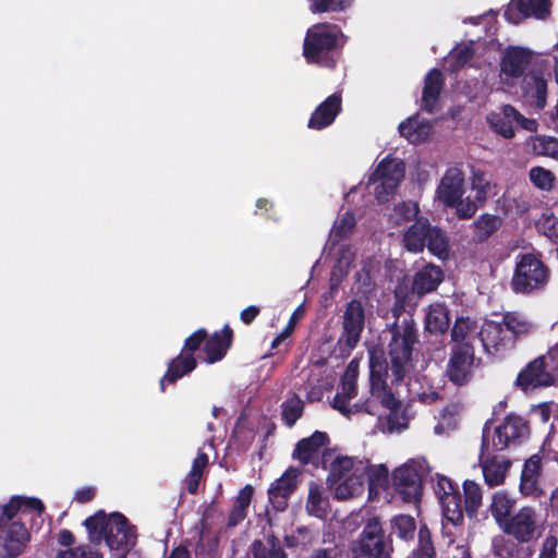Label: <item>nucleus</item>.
I'll list each match as a JSON object with an SVG mask.
<instances>
[{
    "label": "nucleus",
    "instance_id": "20",
    "mask_svg": "<svg viewBox=\"0 0 558 558\" xmlns=\"http://www.w3.org/2000/svg\"><path fill=\"white\" fill-rule=\"evenodd\" d=\"M478 322L470 316H458L450 329L449 348L474 349V341L478 339Z\"/></svg>",
    "mask_w": 558,
    "mask_h": 558
},
{
    "label": "nucleus",
    "instance_id": "56",
    "mask_svg": "<svg viewBox=\"0 0 558 558\" xmlns=\"http://www.w3.org/2000/svg\"><path fill=\"white\" fill-rule=\"evenodd\" d=\"M56 558H102L101 554L88 545L60 550Z\"/></svg>",
    "mask_w": 558,
    "mask_h": 558
},
{
    "label": "nucleus",
    "instance_id": "19",
    "mask_svg": "<svg viewBox=\"0 0 558 558\" xmlns=\"http://www.w3.org/2000/svg\"><path fill=\"white\" fill-rule=\"evenodd\" d=\"M533 53L527 48L509 46L500 61V71L506 77L520 78L531 64Z\"/></svg>",
    "mask_w": 558,
    "mask_h": 558
},
{
    "label": "nucleus",
    "instance_id": "13",
    "mask_svg": "<svg viewBox=\"0 0 558 558\" xmlns=\"http://www.w3.org/2000/svg\"><path fill=\"white\" fill-rule=\"evenodd\" d=\"M555 384V376L546 366V356L541 355L531 361L517 376L515 386L527 392Z\"/></svg>",
    "mask_w": 558,
    "mask_h": 558
},
{
    "label": "nucleus",
    "instance_id": "30",
    "mask_svg": "<svg viewBox=\"0 0 558 558\" xmlns=\"http://www.w3.org/2000/svg\"><path fill=\"white\" fill-rule=\"evenodd\" d=\"M510 466L511 461L508 459H501L497 456L488 458L482 466L485 483L489 487L504 484Z\"/></svg>",
    "mask_w": 558,
    "mask_h": 558
},
{
    "label": "nucleus",
    "instance_id": "4",
    "mask_svg": "<svg viewBox=\"0 0 558 558\" xmlns=\"http://www.w3.org/2000/svg\"><path fill=\"white\" fill-rule=\"evenodd\" d=\"M549 279L550 269L541 256L522 253L517 256L510 288L515 294H535L545 290Z\"/></svg>",
    "mask_w": 558,
    "mask_h": 558
},
{
    "label": "nucleus",
    "instance_id": "64",
    "mask_svg": "<svg viewBox=\"0 0 558 558\" xmlns=\"http://www.w3.org/2000/svg\"><path fill=\"white\" fill-rule=\"evenodd\" d=\"M353 408V414L365 412L371 415H376L378 413V403L374 399H365L364 401H360L350 405Z\"/></svg>",
    "mask_w": 558,
    "mask_h": 558
},
{
    "label": "nucleus",
    "instance_id": "58",
    "mask_svg": "<svg viewBox=\"0 0 558 558\" xmlns=\"http://www.w3.org/2000/svg\"><path fill=\"white\" fill-rule=\"evenodd\" d=\"M453 208H456L457 216L460 219H470L480 207L474 203V201H471L470 197L466 199H462L461 197Z\"/></svg>",
    "mask_w": 558,
    "mask_h": 558
},
{
    "label": "nucleus",
    "instance_id": "5",
    "mask_svg": "<svg viewBox=\"0 0 558 558\" xmlns=\"http://www.w3.org/2000/svg\"><path fill=\"white\" fill-rule=\"evenodd\" d=\"M493 420L486 421L482 430L481 457L490 452L504 451L512 444H520L530 434L526 420L520 415L508 414L505 420L494 428L490 438Z\"/></svg>",
    "mask_w": 558,
    "mask_h": 558
},
{
    "label": "nucleus",
    "instance_id": "50",
    "mask_svg": "<svg viewBox=\"0 0 558 558\" xmlns=\"http://www.w3.org/2000/svg\"><path fill=\"white\" fill-rule=\"evenodd\" d=\"M519 492L525 498L541 499L545 496L539 485V477H520Z\"/></svg>",
    "mask_w": 558,
    "mask_h": 558
},
{
    "label": "nucleus",
    "instance_id": "36",
    "mask_svg": "<svg viewBox=\"0 0 558 558\" xmlns=\"http://www.w3.org/2000/svg\"><path fill=\"white\" fill-rule=\"evenodd\" d=\"M501 226L498 216L483 214L473 222V239L477 243L487 241Z\"/></svg>",
    "mask_w": 558,
    "mask_h": 558
},
{
    "label": "nucleus",
    "instance_id": "9",
    "mask_svg": "<svg viewBox=\"0 0 558 558\" xmlns=\"http://www.w3.org/2000/svg\"><path fill=\"white\" fill-rule=\"evenodd\" d=\"M499 529L518 543H530L536 535L537 512L531 506H523L515 513H512Z\"/></svg>",
    "mask_w": 558,
    "mask_h": 558
},
{
    "label": "nucleus",
    "instance_id": "52",
    "mask_svg": "<svg viewBox=\"0 0 558 558\" xmlns=\"http://www.w3.org/2000/svg\"><path fill=\"white\" fill-rule=\"evenodd\" d=\"M492 129L505 138H512L514 136L513 123L506 120L499 113H492L487 118Z\"/></svg>",
    "mask_w": 558,
    "mask_h": 558
},
{
    "label": "nucleus",
    "instance_id": "47",
    "mask_svg": "<svg viewBox=\"0 0 558 558\" xmlns=\"http://www.w3.org/2000/svg\"><path fill=\"white\" fill-rule=\"evenodd\" d=\"M436 550L432 542V535L426 524L418 529V544L413 551L412 558H435Z\"/></svg>",
    "mask_w": 558,
    "mask_h": 558
},
{
    "label": "nucleus",
    "instance_id": "61",
    "mask_svg": "<svg viewBox=\"0 0 558 558\" xmlns=\"http://www.w3.org/2000/svg\"><path fill=\"white\" fill-rule=\"evenodd\" d=\"M254 494V488L252 485H245L240 492L238 497L235 498L234 505L239 509H242L247 512V508L251 505L252 498Z\"/></svg>",
    "mask_w": 558,
    "mask_h": 558
},
{
    "label": "nucleus",
    "instance_id": "1",
    "mask_svg": "<svg viewBox=\"0 0 558 558\" xmlns=\"http://www.w3.org/2000/svg\"><path fill=\"white\" fill-rule=\"evenodd\" d=\"M396 302L392 307L395 322L389 327L391 339L388 343L392 384H400L412 363L414 345L418 343V330L411 314L404 315L408 293L395 291Z\"/></svg>",
    "mask_w": 558,
    "mask_h": 558
},
{
    "label": "nucleus",
    "instance_id": "27",
    "mask_svg": "<svg viewBox=\"0 0 558 558\" xmlns=\"http://www.w3.org/2000/svg\"><path fill=\"white\" fill-rule=\"evenodd\" d=\"M329 436L325 432L315 430L310 437L302 438L295 445L292 458L300 461L302 465L313 462V457L320 448L328 445Z\"/></svg>",
    "mask_w": 558,
    "mask_h": 558
},
{
    "label": "nucleus",
    "instance_id": "45",
    "mask_svg": "<svg viewBox=\"0 0 558 558\" xmlns=\"http://www.w3.org/2000/svg\"><path fill=\"white\" fill-rule=\"evenodd\" d=\"M391 529L398 537L404 541H411L414 537L416 523L414 518L410 514H398L391 519Z\"/></svg>",
    "mask_w": 558,
    "mask_h": 558
},
{
    "label": "nucleus",
    "instance_id": "29",
    "mask_svg": "<svg viewBox=\"0 0 558 558\" xmlns=\"http://www.w3.org/2000/svg\"><path fill=\"white\" fill-rule=\"evenodd\" d=\"M515 505V498L507 490H497L493 494L488 510L498 527L513 513Z\"/></svg>",
    "mask_w": 558,
    "mask_h": 558
},
{
    "label": "nucleus",
    "instance_id": "44",
    "mask_svg": "<svg viewBox=\"0 0 558 558\" xmlns=\"http://www.w3.org/2000/svg\"><path fill=\"white\" fill-rule=\"evenodd\" d=\"M532 150L537 156L550 157L558 160V138L547 135H536L532 142Z\"/></svg>",
    "mask_w": 558,
    "mask_h": 558
},
{
    "label": "nucleus",
    "instance_id": "7",
    "mask_svg": "<svg viewBox=\"0 0 558 558\" xmlns=\"http://www.w3.org/2000/svg\"><path fill=\"white\" fill-rule=\"evenodd\" d=\"M405 174V163L403 160L386 156L377 165L375 171L369 175L367 184H379L375 187V197L378 203L388 202L396 192Z\"/></svg>",
    "mask_w": 558,
    "mask_h": 558
},
{
    "label": "nucleus",
    "instance_id": "51",
    "mask_svg": "<svg viewBox=\"0 0 558 558\" xmlns=\"http://www.w3.org/2000/svg\"><path fill=\"white\" fill-rule=\"evenodd\" d=\"M359 464L362 466V471L367 476L369 489H373L375 486H381L383 484L387 483L388 469L385 465L363 466V463L361 461L359 462Z\"/></svg>",
    "mask_w": 558,
    "mask_h": 558
},
{
    "label": "nucleus",
    "instance_id": "16",
    "mask_svg": "<svg viewBox=\"0 0 558 558\" xmlns=\"http://www.w3.org/2000/svg\"><path fill=\"white\" fill-rule=\"evenodd\" d=\"M512 3L514 8L509 5L504 12V17L512 24L525 17L546 20L550 15V0H512Z\"/></svg>",
    "mask_w": 558,
    "mask_h": 558
},
{
    "label": "nucleus",
    "instance_id": "25",
    "mask_svg": "<svg viewBox=\"0 0 558 558\" xmlns=\"http://www.w3.org/2000/svg\"><path fill=\"white\" fill-rule=\"evenodd\" d=\"M445 87L442 72L434 68L425 75L422 92V110L434 113L438 110L439 97Z\"/></svg>",
    "mask_w": 558,
    "mask_h": 558
},
{
    "label": "nucleus",
    "instance_id": "39",
    "mask_svg": "<svg viewBox=\"0 0 558 558\" xmlns=\"http://www.w3.org/2000/svg\"><path fill=\"white\" fill-rule=\"evenodd\" d=\"M365 474L362 466L355 468L352 474L348 475L343 482L336 487V497L348 499L363 490Z\"/></svg>",
    "mask_w": 558,
    "mask_h": 558
},
{
    "label": "nucleus",
    "instance_id": "3",
    "mask_svg": "<svg viewBox=\"0 0 558 558\" xmlns=\"http://www.w3.org/2000/svg\"><path fill=\"white\" fill-rule=\"evenodd\" d=\"M341 29L330 23H317L311 26L303 40V57L308 64L335 69L343 44Z\"/></svg>",
    "mask_w": 558,
    "mask_h": 558
},
{
    "label": "nucleus",
    "instance_id": "14",
    "mask_svg": "<svg viewBox=\"0 0 558 558\" xmlns=\"http://www.w3.org/2000/svg\"><path fill=\"white\" fill-rule=\"evenodd\" d=\"M31 541L23 521H12L0 531V558H16Z\"/></svg>",
    "mask_w": 558,
    "mask_h": 558
},
{
    "label": "nucleus",
    "instance_id": "63",
    "mask_svg": "<svg viewBox=\"0 0 558 558\" xmlns=\"http://www.w3.org/2000/svg\"><path fill=\"white\" fill-rule=\"evenodd\" d=\"M350 399L337 392L331 401V407L339 411L343 416L350 418L353 414V408H350Z\"/></svg>",
    "mask_w": 558,
    "mask_h": 558
},
{
    "label": "nucleus",
    "instance_id": "24",
    "mask_svg": "<svg viewBox=\"0 0 558 558\" xmlns=\"http://www.w3.org/2000/svg\"><path fill=\"white\" fill-rule=\"evenodd\" d=\"M444 270L440 266L426 264L420 268L413 276L412 292L418 296L432 293L437 290L444 281Z\"/></svg>",
    "mask_w": 558,
    "mask_h": 558
},
{
    "label": "nucleus",
    "instance_id": "21",
    "mask_svg": "<svg viewBox=\"0 0 558 558\" xmlns=\"http://www.w3.org/2000/svg\"><path fill=\"white\" fill-rule=\"evenodd\" d=\"M342 110V97L340 93L328 96L312 112L307 126L312 130H323L331 125Z\"/></svg>",
    "mask_w": 558,
    "mask_h": 558
},
{
    "label": "nucleus",
    "instance_id": "60",
    "mask_svg": "<svg viewBox=\"0 0 558 558\" xmlns=\"http://www.w3.org/2000/svg\"><path fill=\"white\" fill-rule=\"evenodd\" d=\"M338 392L350 400L355 398L357 396V379L341 376Z\"/></svg>",
    "mask_w": 558,
    "mask_h": 558
},
{
    "label": "nucleus",
    "instance_id": "38",
    "mask_svg": "<svg viewBox=\"0 0 558 558\" xmlns=\"http://www.w3.org/2000/svg\"><path fill=\"white\" fill-rule=\"evenodd\" d=\"M219 545V537L213 534L207 525L202 522L194 553L196 558H215Z\"/></svg>",
    "mask_w": 558,
    "mask_h": 558
},
{
    "label": "nucleus",
    "instance_id": "49",
    "mask_svg": "<svg viewBox=\"0 0 558 558\" xmlns=\"http://www.w3.org/2000/svg\"><path fill=\"white\" fill-rule=\"evenodd\" d=\"M356 221L352 213H345L340 219L336 220L332 227V236L336 241L347 239L353 229Z\"/></svg>",
    "mask_w": 558,
    "mask_h": 558
},
{
    "label": "nucleus",
    "instance_id": "15",
    "mask_svg": "<svg viewBox=\"0 0 558 558\" xmlns=\"http://www.w3.org/2000/svg\"><path fill=\"white\" fill-rule=\"evenodd\" d=\"M45 511L43 501L35 497H21L13 496L10 500L0 507V521L4 525H9L15 517H19L16 521L23 519H29L34 512L41 515Z\"/></svg>",
    "mask_w": 558,
    "mask_h": 558
},
{
    "label": "nucleus",
    "instance_id": "46",
    "mask_svg": "<svg viewBox=\"0 0 558 558\" xmlns=\"http://www.w3.org/2000/svg\"><path fill=\"white\" fill-rule=\"evenodd\" d=\"M327 506L328 501L323 497L319 488L317 486H312L306 501V510L308 514L318 519H324L328 513Z\"/></svg>",
    "mask_w": 558,
    "mask_h": 558
},
{
    "label": "nucleus",
    "instance_id": "28",
    "mask_svg": "<svg viewBox=\"0 0 558 558\" xmlns=\"http://www.w3.org/2000/svg\"><path fill=\"white\" fill-rule=\"evenodd\" d=\"M432 223L426 218H418L403 234L404 247L412 253L423 252Z\"/></svg>",
    "mask_w": 558,
    "mask_h": 558
},
{
    "label": "nucleus",
    "instance_id": "43",
    "mask_svg": "<svg viewBox=\"0 0 558 558\" xmlns=\"http://www.w3.org/2000/svg\"><path fill=\"white\" fill-rule=\"evenodd\" d=\"M308 9L314 14L339 13L348 10L353 0H307Z\"/></svg>",
    "mask_w": 558,
    "mask_h": 558
},
{
    "label": "nucleus",
    "instance_id": "23",
    "mask_svg": "<svg viewBox=\"0 0 558 558\" xmlns=\"http://www.w3.org/2000/svg\"><path fill=\"white\" fill-rule=\"evenodd\" d=\"M197 367V360L195 355L185 354L180 352L177 356L171 359L167 365V371L159 380V388L161 392L166 391V385H173L179 379L191 374Z\"/></svg>",
    "mask_w": 558,
    "mask_h": 558
},
{
    "label": "nucleus",
    "instance_id": "31",
    "mask_svg": "<svg viewBox=\"0 0 558 558\" xmlns=\"http://www.w3.org/2000/svg\"><path fill=\"white\" fill-rule=\"evenodd\" d=\"M369 399H374L378 405L391 412H398L401 407L400 400L395 396L387 380H375L369 383Z\"/></svg>",
    "mask_w": 558,
    "mask_h": 558
},
{
    "label": "nucleus",
    "instance_id": "8",
    "mask_svg": "<svg viewBox=\"0 0 558 558\" xmlns=\"http://www.w3.org/2000/svg\"><path fill=\"white\" fill-rule=\"evenodd\" d=\"M365 327V308L360 300H351L342 316V331L337 341L339 355L347 357L361 340Z\"/></svg>",
    "mask_w": 558,
    "mask_h": 558
},
{
    "label": "nucleus",
    "instance_id": "22",
    "mask_svg": "<svg viewBox=\"0 0 558 558\" xmlns=\"http://www.w3.org/2000/svg\"><path fill=\"white\" fill-rule=\"evenodd\" d=\"M478 339L485 352L494 354L500 349L513 345V336H508L502 323L486 322L480 328Z\"/></svg>",
    "mask_w": 558,
    "mask_h": 558
},
{
    "label": "nucleus",
    "instance_id": "32",
    "mask_svg": "<svg viewBox=\"0 0 558 558\" xmlns=\"http://www.w3.org/2000/svg\"><path fill=\"white\" fill-rule=\"evenodd\" d=\"M252 558H288L275 534H268L266 542L255 539L250 546Z\"/></svg>",
    "mask_w": 558,
    "mask_h": 558
},
{
    "label": "nucleus",
    "instance_id": "17",
    "mask_svg": "<svg viewBox=\"0 0 558 558\" xmlns=\"http://www.w3.org/2000/svg\"><path fill=\"white\" fill-rule=\"evenodd\" d=\"M463 185L464 173L462 170L456 167L449 168L436 189V196L444 206L453 208L459 198L463 196Z\"/></svg>",
    "mask_w": 558,
    "mask_h": 558
},
{
    "label": "nucleus",
    "instance_id": "54",
    "mask_svg": "<svg viewBox=\"0 0 558 558\" xmlns=\"http://www.w3.org/2000/svg\"><path fill=\"white\" fill-rule=\"evenodd\" d=\"M207 337L208 332L205 328L197 329L184 340L181 351L185 352V354L195 355V352L198 351L202 345H205Z\"/></svg>",
    "mask_w": 558,
    "mask_h": 558
},
{
    "label": "nucleus",
    "instance_id": "35",
    "mask_svg": "<svg viewBox=\"0 0 558 558\" xmlns=\"http://www.w3.org/2000/svg\"><path fill=\"white\" fill-rule=\"evenodd\" d=\"M425 247L439 259H447L450 252V241L447 233L439 227L432 225Z\"/></svg>",
    "mask_w": 558,
    "mask_h": 558
},
{
    "label": "nucleus",
    "instance_id": "12",
    "mask_svg": "<svg viewBox=\"0 0 558 558\" xmlns=\"http://www.w3.org/2000/svg\"><path fill=\"white\" fill-rule=\"evenodd\" d=\"M392 487L404 502H418L422 497V475L418 470L403 464L392 472Z\"/></svg>",
    "mask_w": 558,
    "mask_h": 558
},
{
    "label": "nucleus",
    "instance_id": "37",
    "mask_svg": "<svg viewBox=\"0 0 558 558\" xmlns=\"http://www.w3.org/2000/svg\"><path fill=\"white\" fill-rule=\"evenodd\" d=\"M501 323L508 336H513V343L518 337L526 336L533 329V324L518 312L505 313Z\"/></svg>",
    "mask_w": 558,
    "mask_h": 558
},
{
    "label": "nucleus",
    "instance_id": "6",
    "mask_svg": "<svg viewBox=\"0 0 558 558\" xmlns=\"http://www.w3.org/2000/svg\"><path fill=\"white\" fill-rule=\"evenodd\" d=\"M354 558H392V541L378 517L368 519L357 539L350 546Z\"/></svg>",
    "mask_w": 558,
    "mask_h": 558
},
{
    "label": "nucleus",
    "instance_id": "33",
    "mask_svg": "<svg viewBox=\"0 0 558 558\" xmlns=\"http://www.w3.org/2000/svg\"><path fill=\"white\" fill-rule=\"evenodd\" d=\"M462 513L464 514L465 512L471 519L476 518L483 500L482 488L476 482L472 480H465L462 484Z\"/></svg>",
    "mask_w": 558,
    "mask_h": 558
},
{
    "label": "nucleus",
    "instance_id": "55",
    "mask_svg": "<svg viewBox=\"0 0 558 558\" xmlns=\"http://www.w3.org/2000/svg\"><path fill=\"white\" fill-rule=\"evenodd\" d=\"M474 50L471 46L464 45L452 50L451 58V70L453 72L462 69L469 61L472 60Z\"/></svg>",
    "mask_w": 558,
    "mask_h": 558
},
{
    "label": "nucleus",
    "instance_id": "18",
    "mask_svg": "<svg viewBox=\"0 0 558 558\" xmlns=\"http://www.w3.org/2000/svg\"><path fill=\"white\" fill-rule=\"evenodd\" d=\"M298 476L299 470L291 466L271 483L268 488V498L276 511H284L287 509L289 498L298 487Z\"/></svg>",
    "mask_w": 558,
    "mask_h": 558
},
{
    "label": "nucleus",
    "instance_id": "2",
    "mask_svg": "<svg viewBox=\"0 0 558 558\" xmlns=\"http://www.w3.org/2000/svg\"><path fill=\"white\" fill-rule=\"evenodd\" d=\"M83 525L92 544L100 545L105 541L110 550L118 551L119 556H124L136 543V526L130 524L120 512L108 515L105 510H98L87 517Z\"/></svg>",
    "mask_w": 558,
    "mask_h": 558
},
{
    "label": "nucleus",
    "instance_id": "26",
    "mask_svg": "<svg viewBox=\"0 0 558 558\" xmlns=\"http://www.w3.org/2000/svg\"><path fill=\"white\" fill-rule=\"evenodd\" d=\"M232 340L233 330L229 325H225L220 331L208 335L204 345L205 361L208 364L221 361L230 349Z\"/></svg>",
    "mask_w": 558,
    "mask_h": 558
},
{
    "label": "nucleus",
    "instance_id": "34",
    "mask_svg": "<svg viewBox=\"0 0 558 558\" xmlns=\"http://www.w3.org/2000/svg\"><path fill=\"white\" fill-rule=\"evenodd\" d=\"M450 326V311L444 303L429 306L426 314V329L430 333H444Z\"/></svg>",
    "mask_w": 558,
    "mask_h": 558
},
{
    "label": "nucleus",
    "instance_id": "53",
    "mask_svg": "<svg viewBox=\"0 0 558 558\" xmlns=\"http://www.w3.org/2000/svg\"><path fill=\"white\" fill-rule=\"evenodd\" d=\"M388 364L381 355L375 352L369 354V383L386 379Z\"/></svg>",
    "mask_w": 558,
    "mask_h": 558
},
{
    "label": "nucleus",
    "instance_id": "41",
    "mask_svg": "<svg viewBox=\"0 0 558 558\" xmlns=\"http://www.w3.org/2000/svg\"><path fill=\"white\" fill-rule=\"evenodd\" d=\"M281 417L286 426L293 427L299 418L302 417L304 412V402L294 393L291 398L281 404Z\"/></svg>",
    "mask_w": 558,
    "mask_h": 558
},
{
    "label": "nucleus",
    "instance_id": "40",
    "mask_svg": "<svg viewBox=\"0 0 558 558\" xmlns=\"http://www.w3.org/2000/svg\"><path fill=\"white\" fill-rule=\"evenodd\" d=\"M354 460L351 457L338 456L330 463L329 473L327 475V483L329 485L338 484L342 478H345L348 473L353 472Z\"/></svg>",
    "mask_w": 558,
    "mask_h": 558
},
{
    "label": "nucleus",
    "instance_id": "62",
    "mask_svg": "<svg viewBox=\"0 0 558 558\" xmlns=\"http://www.w3.org/2000/svg\"><path fill=\"white\" fill-rule=\"evenodd\" d=\"M295 324H296V311L291 315L287 326L283 328V330L278 333L275 339L272 340L271 342V349H276L278 348L287 338H289L294 328H295Z\"/></svg>",
    "mask_w": 558,
    "mask_h": 558
},
{
    "label": "nucleus",
    "instance_id": "10",
    "mask_svg": "<svg viewBox=\"0 0 558 558\" xmlns=\"http://www.w3.org/2000/svg\"><path fill=\"white\" fill-rule=\"evenodd\" d=\"M475 349L449 348L445 374L456 386H465L473 378Z\"/></svg>",
    "mask_w": 558,
    "mask_h": 558
},
{
    "label": "nucleus",
    "instance_id": "42",
    "mask_svg": "<svg viewBox=\"0 0 558 558\" xmlns=\"http://www.w3.org/2000/svg\"><path fill=\"white\" fill-rule=\"evenodd\" d=\"M529 179L536 189L544 192H550L554 189L557 180L553 171L541 166H536L530 169Z\"/></svg>",
    "mask_w": 558,
    "mask_h": 558
},
{
    "label": "nucleus",
    "instance_id": "59",
    "mask_svg": "<svg viewBox=\"0 0 558 558\" xmlns=\"http://www.w3.org/2000/svg\"><path fill=\"white\" fill-rule=\"evenodd\" d=\"M558 538L548 535L542 544L541 553L537 558H557Z\"/></svg>",
    "mask_w": 558,
    "mask_h": 558
},
{
    "label": "nucleus",
    "instance_id": "48",
    "mask_svg": "<svg viewBox=\"0 0 558 558\" xmlns=\"http://www.w3.org/2000/svg\"><path fill=\"white\" fill-rule=\"evenodd\" d=\"M537 231L554 242H558V218L554 214L544 213L535 221Z\"/></svg>",
    "mask_w": 558,
    "mask_h": 558
},
{
    "label": "nucleus",
    "instance_id": "11",
    "mask_svg": "<svg viewBox=\"0 0 558 558\" xmlns=\"http://www.w3.org/2000/svg\"><path fill=\"white\" fill-rule=\"evenodd\" d=\"M435 492L439 497L444 517L453 525L462 524V494L458 485L449 477L440 475Z\"/></svg>",
    "mask_w": 558,
    "mask_h": 558
},
{
    "label": "nucleus",
    "instance_id": "57",
    "mask_svg": "<svg viewBox=\"0 0 558 558\" xmlns=\"http://www.w3.org/2000/svg\"><path fill=\"white\" fill-rule=\"evenodd\" d=\"M542 472V458L531 456L523 464L520 477H539Z\"/></svg>",
    "mask_w": 558,
    "mask_h": 558
}]
</instances>
